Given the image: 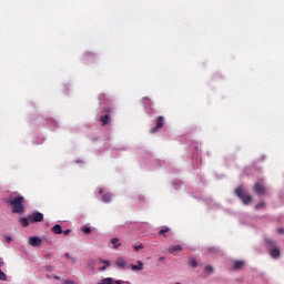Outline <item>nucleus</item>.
<instances>
[{
    "instance_id": "f257e3e1",
    "label": "nucleus",
    "mask_w": 284,
    "mask_h": 284,
    "mask_svg": "<svg viewBox=\"0 0 284 284\" xmlns=\"http://www.w3.org/2000/svg\"><path fill=\"white\" fill-rule=\"evenodd\" d=\"M10 204L11 212L13 214H24L26 213V197L23 195H17L7 201Z\"/></svg>"
},
{
    "instance_id": "f03ea898",
    "label": "nucleus",
    "mask_w": 284,
    "mask_h": 284,
    "mask_svg": "<svg viewBox=\"0 0 284 284\" xmlns=\"http://www.w3.org/2000/svg\"><path fill=\"white\" fill-rule=\"evenodd\" d=\"M115 265L120 270H130V267L133 271L143 270V262L139 261L138 265L128 264V262L124 258H122V257H119L118 260H115Z\"/></svg>"
},
{
    "instance_id": "7ed1b4c3",
    "label": "nucleus",
    "mask_w": 284,
    "mask_h": 284,
    "mask_svg": "<svg viewBox=\"0 0 284 284\" xmlns=\"http://www.w3.org/2000/svg\"><path fill=\"white\" fill-rule=\"evenodd\" d=\"M235 194L236 196H239V199H241V201H243L244 205H250V203H252V196L247 194V191H245V187L239 186L235 190Z\"/></svg>"
},
{
    "instance_id": "20e7f679",
    "label": "nucleus",
    "mask_w": 284,
    "mask_h": 284,
    "mask_svg": "<svg viewBox=\"0 0 284 284\" xmlns=\"http://www.w3.org/2000/svg\"><path fill=\"white\" fill-rule=\"evenodd\" d=\"M30 223H41L43 221V213L41 212H34L31 215H29Z\"/></svg>"
},
{
    "instance_id": "39448f33",
    "label": "nucleus",
    "mask_w": 284,
    "mask_h": 284,
    "mask_svg": "<svg viewBox=\"0 0 284 284\" xmlns=\"http://www.w3.org/2000/svg\"><path fill=\"white\" fill-rule=\"evenodd\" d=\"M164 122H165V118L159 116L158 121H156V124H155V128H152L150 130L151 134H154V133H156L158 130H161V128H163V125H164Z\"/></svg>"
},
{
    "instance_id": "423d86ee",
    "label": "nucleus",
    "mask_w": 284,
    "mask_h": 284,
    "mask_svg": "<svg viewBox=\"0 0 284 284\" xmlns=\"http://www.w3.org/2000/svg\"><path fill=\"white\" fill-rule=\"evenodd\" d=\"M43 243V240L39 236H31L29 237V245L32 247H40V245Z\"/></svg>"
},
{
    "instance_id": "0eeeda50",
    "label": "nucleus",
    "mask_w": 284,
    "mask_h": 284,
    "mask_svg": "<svg viewBox=\"0 0 284 284\" xmlns=\"http://www.w3.org/2000/svg\"><path fill=\"white\" fill-rule=\"evenodd\" d=\"M253 190H254L255 194H258V195L267 194V189L262 183H255Z\"/></svg>"
},
{
    "instance_id": "6e6552de",
    "label": "nucleus",
    "mask_w": 284,
    "mask_h": 284,
    "mask_svg": "<svg viewBox=\"0 0 284 284\" xmlns=\"http://www.w3.org/2000/svg\"><path fill=\"white\" fill-rule=\"evenodd\" d=\"M183 250V246L181 245H171L168 248L169 254L175 255L178 252H181Z\"/></svg>"
},
{
    "instance_id": "1a4fd4ad",
    "label": "nucleus",
    "mask_w": 284,
    "mask_h": 284,
    "mask_svg": "<svg viewBox=\"0 0 284 284\" xmlns=\"http://www.w3.org/2000/svg\"><path fill=\"white\" fill-rule=\"evenodd\" d=\"M114 283L115 284H123V281L118 280V281L114 282V278L106 277V278L102 280V283H98V284H114Z\"/></svg>"
},
{
    "instance_id": "9d476101",
    "label": "nucleus",
    "mask_w": 284,
    "mask_h": 284,
    "mask_svg": "<svg viewBox=\"0 0 284 284\" xmlns=\"http://www.w3.org/2000/svg\"><path fill=\"white\" fill-rule=\"evenodd\" d=\"M272 258H278L281 256V251L276 247L270 250Z\"/></svg>"
},
{
    "instance_id": "9b49d317",
    "label": "nucleus",
    "mask_w": 284,
    "mask_h": 284,
    "mask_svg": "<svg viewBox=\"0 0 284 284\" xmlns=\"http://www.w3.org/2000/svg\"><path fill=\"white\" fill-rule=\"evenodd\" d=\"M51 232H53V234H63V229L61 227L60 224H55L52 229Z\"/></svg>"
},
{
    "instance_id": "f8f14e48",
    "label": "nucleus",
    "mask_w": 284,
    "mask_h": 284,
    "mask_svg": "<svg viewBox=\"0 0 284 284\" xmlns=\"http://www.w3.org/2000/svg\"><path fill=\"white\" fill-rule=\"evenodd\" d=\"M19 223H21L22 227H28L30 225V217H20Z\"/></svg>"
},
{
    "instance_id": "ddd939ff",
    "label": "nucleus",
    "mask_w": 284,
    "mask_h": 284,
    "mask_svg": "<svg viewBox=\"0 0 284 284\" xmlns=\"http://www.w3.org/2000/svg\"><path fill=\"white\" fill-rule=\"evenodd\" d=\"M110 243L113 245L114 250H119V247H121V243H119V239L116 237L111 239Z\"/></svg>"
},
{
    "instance_id": "4468645a",
    "label": "nucleus",
    "mask_w": 284,
    "mask_h": 284,
    "mask_svg": "<svg viewBox=\"0 0 284 284\" xmlns=\"http://www.w3.org/2000/svg\"><path fill=\"white\" fill-rule=\"evenodd\" d=\"M100 121L102 122V125H108L110 123V114L100 116Z\"/></svg>"
},
{
    "instance_id": "2eb2a0df",
    "label": "nucleus",
    "mask_w": 284,
    "mask_h": 284,
    "mask_svg": "<svg viewBox=\"0 0 284 284\" xmlns=\"http://www.w3.org/2000/svg\"><path fill=\"white\" fill-rule=\"evenodd\" d=\"M102 201H103V203H110V201H112V194H110V193L103 194Z\"/></svg>"
},
{
    "instance_id": "dca6fc26",
    "label": "nucleus",
    "mask_w": 284,
    "mask_h": 284,
    "mask_svg": "<svg viewBox=\"0 0 284 284\" xmlns=\"http://www.w3.org/2000/svg\"><path fill=\"white\" fill-rule=\"evenodd\" d=\"M243 265H245V262L236 261L234 264V270H243Z\"/></svg>"
},
{
    "instance_id": "f3484780",
    "label": "nucleus",
    "mask_w": 284,
    "mask_h": 284,
    "mask_svg": "<svg viewBox=\"0 0 284 284\" xmlns=\"http://www.w3.org/2000/svg\"><path fill=\"white\" fill-rule=\"evenodd\" d=\"M168 232H170V227L164 226L163 229H161V230L159 231V235H160V236H165V234H168Z\"/></svg>"
},
{
    "instance_id": "a211bd4d",
    "label": "nucleus",
    "mask_w": 284,
    "mask_h": 284,
    "mask_svg": "<svg viewBox=\"0 0 284 284\" xmlns=\"http://www.w3.org/2000/svg\"><path fill=\"white\" fill-rule=\"evenodd\" d=\"M145 108L152 109V100H150L149 98H144L143 100Z\"/></svg>"
},
{
    "instance_id": "6ab92c4d",
    "label": "nucleus",
    "mask_w": 284,
    "mask_h": 284,
    "mask_svg": "<svg viewBox=\"0 0 284 284\" xmlns=\"http://www.w3.org/2000/svg\"><path fill=\"white\" fill-rule=\"evenodd\" d=\"M64 256L68 258V261H71V263H77V258L70 256V253H65Z\"/></svg>"
},
{
    "instance_id": "aec40b11",
    "label": "nucleus",
    "mask_w": 284,
    "mask_h": 284,
    "mask_svg": "<svg viewBox=\"0 0 284 284\" xmlns=\"http://www.w3.org/2000/svg\"><path fill=\"white\" fill-rule=\"evenodd\" d=\"M82 232H83V234H90V232H92V229H90L88 226H82Z\"/></svg>"
},
{
    "instance_id": "412c9836",
    "label": "nucleus",
    "mask_w": 284,
    "mask_h": 284,
    "mask_svg": "<svg viewBox=\"0 0 284 284\" xmlns=\"http://www.w3.org/2000/svg\"><path fill=\"white\" fill-rule=\"evenodd\" d=\"M0 281H8V276L0 270Z\"/></svg>"
},
{
    "instance_id": "4be33fe9",
    "label": "nucleus",
    "mask_w": 284,
    "mask_h": 284,
    "mask_svg": "<svg viewBox=\"0 0 284 284\" xmlns=\"http://www.w3.org/2000/svg\"><path fill=\"white\" fill-rule=\"evenodd\" d=\"M266 243H267L268 247H275V245H276V242H274L272 240H267Z\"/></svg>"
},
{
    "instance_id": "5701e85b",
    "label": "nucleus",
    "mask_w": 284,
    "mask_h": 284,
    "mask_svg": "<svg viewBox=\"0 0 284 284\" xmlns=\"http://www.w3.org/2000/svg\"><path fill=\"white\" fill-rule=\"evenodd\" d=\"M262 207H265V202H260L255 205V210H261Z\"/></svg>"
},
{
    "instance_id": "b1692460",
    "label": "nucleus",
    "mask_w": 284,
    "mask_h": 284,
    "mask_svg": "<svg viewBox=\"0 0 284 284\" xmlns=\"http://www.w3.org/2000/svg\"><path fill=\"white\" fill-rule=\"evenodd\" d=\"M190 265H191V267H199V262H196V260H192L190 262Z\"/></svg>"
},
{
    "instance_id": "393cba45",
    "label": "nucleus",
    "mask_w": 284,
    "mask_h": 284,
    "mask_svg": "<svg viewBox=\"0 0 284 284\" xmlns=\"http://www.w3.org/2000/svg\"><path fill=\"white\" fill-rule=\"evenodd\" d=\"M205 272H206V274H212V272H214V268L209 265L205 267Z\"/></svg>"
},
{
    "instance_id": "a878e982",
    "label": "nucleus",
    "mask_w": 284,
    "mask_h": 284,
    "mask_svg": "<svg viewBox=\"0 0 284 284\" xmlns=\"http://www.w3.org/2000/svg\"><path fill=\"white\" fill-rule=\"evenodd\" d=\"M103 263L104 267H110V261L108 260H100Z\"/></svg>"
},
{
    "instance_id": "bb28decb",
    "label": "nucleus",
    "mask_w": 284,
    "mask_h": 284,
    "mask_svg": "<svg viewBox=\"0 0 284 284\" xmlns=\"http://www.w3.org/2000/svg\"><path fill=\"white\" fill-rule=\"evenodd\" d=\"M134 252H139V250H143V244L133 247Z\"/></svg>"
},
{
    "instance_id": "cd10ccee",
    "label": "nucleus",
    "mask_w": 284,
    "mask_h": 284,
    "mask_svg": "<svg viewBox=\"0 0 284 284\" xmlns=\"http://www.w3.org/2000/svg\"><path fill=\"white\" fill-rule=\"evenodd\" d=\"M104 112H106V114H112V109L110 106L104 108Z\"/></svg>"
},
{
    "instance_id": "c85d7f7f",
    "label": "nucleus",
    "mask_w": 284,
    "mask_h": 284,
    "mask_svg": "<svg viewBox=\"0 0 284 284\" xmlns=\"http://www.w3.org/2000/svg\"><path fill=\"white\" fill-rule=\"evenodd\" d=\"M70 232H72V230L68 229L62 231V234H64V236H68L70 234Z\"/></svg>"
},
{
    "instance_id": "c756f323",
    "label": "nucleus",
    "mask_w": 284,
    "mask_h": 284,
    "mask_svg": "<svg viewBox=\"0 0 284 284\" xmlns=\"http://www.w3.org/2000/svg\"><path fill=\"white\" fill-rule=\"evenodd\" d=\"M11 242H12V237L7 236V237H6V243H11Z\"/></svg>"
},
{
    "instance_id": "7c9ffc66",
    "label": "nucleus",
    "mask_w": 284,
    "mask_h": 284,
    "mask_svg": "<svg viewBox=\"0 0 284 284\" xmlns=\"http://www.w3.org/2000/svg\"><path fill=\"white\" fill-rule=\"evenodd\" d=\"M105 270H108V266H101L100 267V272H105Z\"/></svg>"
},
{
    "instance_id": "2f4dec72",
    "label": "nucleus",
    "mask_w": 284,
    "mask_h": 284,
    "mask_svg": "<svg viewBox=\"0 0 284 284\" xmlns=\"http://www.w3.org/2000/svg\"><path fill=\"white\" fill-rule=\"evenodd\" d=\"M3 265H6V262H3L2 258H0V267H3Z\"/></svg>"
},
{
    "instance_id": "473e14b6",
    "label": "nucleus",
    "mask_w": 284,
    "mask_h": 284,
    "mask_svg": "<svg viewBox=\"0 0 284 284\" xmlns=\"http://www.w3.org/2000/svg\"><path fill=\"white\" fill-rule=\"evenodd\" d=\"M278 234H284V229H277Z\"/></svg>"
},
{
    "instance_id": "72a5a7b5",
    "label": "nucleus",
    "mask_w": 284,
    "mask_h": 284,
    "mask_svg": "<svg viewBox=\"0 0 284 284\" xmlns=\"http://www.w3.org/2000/svg\"><path fill=\"white\" fill-rule=\"evenodd\" d=\"M99 194H103V189H100V190H99Z\"/></svg>"
},
{
    "instance_id": "f704fd0d",
    "label": "nucleus",
    "mask_w": 284,
    "mask_h": 284,
    "mask_svg": "<svg viewBox=\"0 0 284 284\" xmlns=\"http://www.w3.org/2000/svg\"><path fill=\"white\" fill-rule=\"evenodd\" d=\"M159 261H165V257H159Z\"/></svg>"
},
{
    "instance_id": "c9c22d12",
    "label": "nucleus",
    "mask_w": 284,
    "mask_h": 284,
    "mask_svg": "<svg viewBox=\"0 0 284 284\" xmlns=\"http://www.w3.org/2000/svg\"><path fill=\"white\" fill-rule=\"evenodd\" d=\"M65 284H73V283H72V282H70V281H67V282H65Z\"/></svg>"
}]
</instances>
